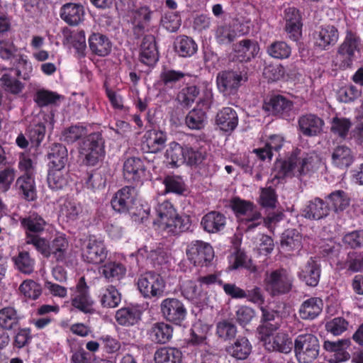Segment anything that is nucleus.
<instances>
[{
	"instance_id": "51",
	"label": "nucleus",
	"mask_w": 363,
	"mask_h": 363,
	"mask_svg": "<svg viewBox=\"0 0 363 363\" xmlns=\"http://www.w3.org/2000/svg\"><path fill=\"white\" fill-rule=\"evenodd\" d=\"M185 145L182 146L178 143L172 142L166 151V157L169 160L172 167H177L185 162Z\"/></svg>"
},
{
	"instance_id": "48",
	"label": "nucleus",
	"mask_w": 363,
	"mask_h": 363,
	"mask_svg": "<svg viewBox=\"0 0 363 363\" xmlns=\"http://www.w3.org/2000/svg\"><path fill=\"white\" fill-rule=\"evenodd\" d=\"M172 328L163 322L154 323L150 330L152 338L160 344L167 342L172 338Z\"/></svg>"
},
{
	"instance_id": "39",
	"label": "nucleus",
	"mask_w": 363,
	"mask_h": 363,
	"mask_svg": "<svg viewBox=\"0 0 363 363\" xmlns=\"http://www.w3.org/2000/svg\"><path fill=\"white\" fill-rule=\"evenodd\" d=\"M325 199L329 208H332L336 213L345 210L350 203L348 194L343 190L331 192Z\"/></svg>"
},
{
	"instance_id": "40",
	"label": "nucleus",
	"mask_w": 363,
	"mask_h": 363,
	"mask_svg": "<svg viewBox=\"0 0 363 363\" xmlns=\"http://www.w3.org/2000/svg\"><path fill=\"white\" fill-rule=\"evenodd\" d=\"M197 44L191 38L186 35H182L177 38L174 43V50L181 57H191L197 51Z\"/></svg>"
},
{
	"instance_id": "3",
	"label": "nucleus",
	"mask_w": 363,
	"mask_h": 363,
	"mask_svg": "<svg viewBox=\"0 0 363 363\" xmlns=\"http://www.w3.org/2000/svg\"><path fill=\"white\" fill-rule=\"evenodd\" d=\"M105 141L101 133L94 132L85 136L79 146V152L84 157L86 165L95 166L105 157Z\"/></svg>"
},
{
	"instance_id": "46",
	"label": "nucleus",
	"mask_w": 363,
	"mask_h": 363,
	"mask_svg": "<svg viewBox=\"0 0 363 363\" xmlns=\"http://www.w3.org/2000/svg\"><path fill=\"white\" fill-rule=\"evenodd\" d=\"M329 206L322 199L315 198L311 201L306 209V217L319 220L329 213Z\"/></svg>"
},
{
	"instance_id": "35",
	"label": "nucleus",
	"mask_w": 363,
	"mask_h": 363,
	"mask_svg": "<svg viewBox=\"0 0 363 363\" xmlns=\"http://www.w3.org/2000/svg\"><path fill=\"white\" fill-rule=\"evenodd\" d=\"M320 276V265L313 258H311L299 272V277L308 286L318 285Z\"/></svg>"
},
{
	"instance_id": "5",
	"label": "nucleus",
	"mask_w": 363,
	"mask_h": 363,
	"mask_svg": "<svg viewBox=\"0 0 363 363\" xmlns=\"http://www.w3.org/2000/svg\"><path fill=\"white\" fill-rule=\"evenodd\" d=\"M257 330L259 335V338L264 342L267 350L277 351L285 354L291 351L294 343L288 334L280 332L274 335L272 334L273 331H269L267 325H259Z\"/></svg>"
},
{
	"instance_id": "15",
	"label": "nucleus",
	"mask_w": 363,
	"mask_h": 363,
	"mask_svg": "<svg viewBox=\"0 0 363 363\" xmlns=\"http://www.w3.org/2000/svg\"><path fill=\"white\" fill-rule=\"evenodd\" d=\"M123 170L125 181L135 186L143 184L145 177L146 167L141 158L137 157L128 158L123 163Z\"/></svg>"
},
{
	"instance_id": "57",
	"label": "nucleus",
	"mask_w": 363,
	"mask_h": 363,
	"mask_svg": "<svg viewBox=\"0 0 363 363\" xmlns=\"http://www.w3.org/2000/svg\"><path fill=\"white\" fill-rule=\"evenodd\" d=\"M236 333L237 328L231 321L223 320L216 324V334L219 338L223 340H229L234 338Z\"/></svg>"
},
{
	"instance_id": "45",
	"label": "nucleus",
	"mask_w": 363,
	"mask_h": 363,
	"mask_svg": "<svg viewBox=\"0 0 363 363\" xmlns=\"http://www.w3.org/2000/svg\"><path fill=\"white\" fill-rule=\"evenodd\" d=\"M182 354L175 347H162L155 353V363H181Z\"/></svg>"
},
{
	"instance_id": "58",
	"label": "nucleus",
	"mask_w": 363,
	"mask_h": 363,
	"mask_svg": "<svg viewBox=\"0 0 363 363\" xmlns=\"http://www.w3.org/2000/svg\"><path fill=\"white\" fill-rule=\"evenodd\" d=\"M0 82L4 90L13 94H18L23 90V84L13 77L11 73L6 72L2 74Z\"/></svg>"
},
{
	"instance_id": "8",
	"label": "nucleus",
	"mask_w": 363,
	"mask_h": 363,
	"mask_svg": "<svg viewBox=\"0 0 363 363\" xmlns=\"http://www.w3.org/2000/svg\"><path fill=\"white\" fill-rule=\"evenodd\" d=\"M247 72L242 64L238 69L225 70L217 75V86L220 92L224 95L234 94L241 85V82L246 77Z\"/></svg>"
},
{
	"instance_id": "44",
	"label": "nucleus",
	"mask_w": 363,
	"mask_h": 363,
	"mask_svg": "<svg viewBox=\"0 0 363 363\" xmlns=\"http://www.w3.org/2000/svg\"><path fill=\"white\" fill-rule=\"evenodd\" d=\"M43 229V228H28V231L26 232V242L28 244H33L44 257H48L50 256V245L48 244L46 240L38 235V233Z\"/></svg>"
},
{
	"instance_id": "61",
	"label": "nucleus",
	"mask_w": 363,
	"mask_h": 363,
	"mask_svg": "<svg viewBox=\"0 0 363 363\" xmlns=\"http://www.w3.org/2000/svg\"><path fill=\"white\" fill-rule=\"evenodd\" d=\"M60 99V95L55 92L44 89H39L34 96V101L40 106L43 107L53 104Z\"/></svg>"
},
{
	"instance_id": "36",
	"label": "nucleus",
	"mask_w": 363,
	"mask_h": 363,
	"mask_svg": "<svg viewBox=\"0 0 363 363\" xmlns=\"http://www.w3.org/2000/svg\"><path fill=\"white\" fill-rule=\"evenodd\" d=\"M323 301L320 298L313 297L303 301L299 308V315L303 320H313L322 311Z\"/></svg>"
},
{
	"instance_id": "31",
	"label": "nucleus",
	"mask_w": 363,
	"mask_h": 363,
	"mask_svg": "<svg viewBox=\"0 0 363 363\" xmlns=\"http://www.w3.org/2000/svg\"><path fill=\"white\" fill-rule=\"evenodd\" d=\"M216 123L223 131H233L238 124V114L233 108L224 107L217 113Z\"/></svg>"
},
{
	"instance_id": "25",
	"label": "nucleus",
	"mask_w": 363,
	"mask_h": 363,
	"mask_svg": "<svg viewBox=\"0 0 363 363\" xmlns=\"http://www.w3.org/2000/svg\"><path fill=\"white\" fill-rule=\"evenodd\" d=\"M89 50L95 56L104 57L111 52L112 42L109 38L100 33H92L88 38Z\"/></svg>"
},
{
	"instance_id": "56",
	"label": "nucleus",
	"mask_w": 363,
	"mask_h": 363,
	"mask_svg": "<svg viewBox=\"0 0 363 363\" xmlns=\"http://www.w3.org/2000/svg\"><path fill=\"white\" fill-rule=\"evenodd\" d=\"M15 266L21 272L30 274L33 272L34 261L28 252H21L13 258Z\"/></svg>"
},
{
	"instance_id": "47",
	"label": "nucleus",
	"mask_w": 363,
	"mask_h": 363,
	"mask_svg": "<svg viewBox=\"0 0 363 363\" xmlns=\"http://www.w3.org/2000/svg\"><path fill=\"white\" fill-rule=\"evenodd\" d=\"M302 237L296 228H287L282 233L281 245L286 250H298L301 247Z\"/></svg>"
},
{
	"instance_id": "17",
	"label": "nucleus",
	"mask_w": 363,
	"mask_h": 363,
	"mask_svg": "<svg viewBox=\"0 0 363 363\" xmlns=\"http://www.w3.org/2000/svg\"><path fill=\"white\" fill-rule=\"evenodd\" d=\"M160 309L163 317L176 325H180L186 315V310L183 303L174 298L163 300L160 305Z\"/></svg>"
},
{
	"instance_id": "11",
	"label": "nucleus",
	"mask_w": 363,
	"mask_h": 363,
	"mask_svg": "<svg viewBox=\"0 0 363 363\" xmlns=\"http://www.w3.org/2000/svg\"><path fill=\"white\" fill-rule=\"evenodd\" d=\"M189 260L194 266H207L214 257L213 247L206 242L200 240L191 242L186 251Z\"/></svg>"
},
{
	"instance_id": "50",
	"label": "nucleus",
	"mask_w": 363,
	"mask_h": 363,
	"mask_svg": "<svg viewBox=\"0 0 363 363\" xmlns=\"http://www.w3.org/2000/svg\"><path fill=\"white\" fill-rule=\"evenodd\" d=\"M237 33L230 25H220L215 30L216 41L221 45L231 44L237 38Z\"/></svg>"
},
{
	"instance_id": "64",
	"label": "nucleus",
	"mask_w": 363,
	"mask_h": 363,
	"mask_svg": "<svg viewBox=\"0 0 363 363\" xmlns=\"http://www.w3.org/2000/svg\"><path fill=\"white\" fill-rule=\"evenodd\" d=\"M181 17L177 11L167 12L162 18V26L171 33L176 32L181 26Z\"/></svg>"
},
{
	"instance_id": "26",
	"label": "nucleus",
	"mask_w": 363,
	"mask_h": 363,
	"mask_svg": "<svg viewBox=\"0 0 363 363\" xmlns=\"http://www.w3.org/2000/svg\"><path fill=\"white\" fill-rule=\"evenodd\" d=\"M107 251L102 241L89 239L82 253L84 260L88 263L98 264L104 262Z\"/></svg>"
},
{
	"instance_id": "6",
	"label": "nucleus",
	"mask_w": 363,
	"mask_h": 363,
	"mask_svg": "<svg viewBox=\"0 0 363 363\" xmlns=\"http://www.w3.org/2000/svg\"><path fill=\"white\" fill-rule=\"evenodd\" d=\"M265 290L272 296L287 294L292 289L293 278L287 270L278 269L266 273L264 279Z\"/></svg>"
},
{
	"instance_id": "53",
	"label": "nucleus",
	"mask_w": 363,
	"mask_h": 363,
	"mask_svg": "<svg viewBox=\"0 0 363 363\" xmlns=\"http://www.w3.org/2000/svg\"><path fill=\"white\" fill-rule=\"evenodd\" d=\"M267 52L273 58L284 60L291 53V47L284 41H275L267 47Z\"/></svg>"
},
{
	"instance_id": "18",
	"label": "nucleus",
	"mask_w": 363,
	"mask_h": 363,
	"mask_svg": "<svg viewBox=\"0 0 363 363\" xmlns=\"http://www.w3.org/2000/svg\"><path fill=\"white\" fill-rule=\"evenodd\" d=\"M158 60L159 52L155 37L152 35H145L140 48V62L149 67H153Z\"/></svg>"
},
{
	"instance_id": "14",
	"label": "nucleus",
	"mask_w": 363,
	"mask_h": 363,
	"mask_svg": "<svg viewBox=\"0 0 363 363\" xmlns=\"http://www.w3.org/2000/svg\"><path fill=\"white\" fill-rule=\"evenodd\" d=\"M339 39L337 28L333 25H322L313 33L314 47L321 50H328L336 44Z\"/></svg>"
},
{
	"instance_id": "60",
	"label": "nucleus",
	"mask_w": 363,
	"mask_h": 363,
	"mask_svg": "<svg viewBox=\"0 0 363 363\" xmlns=\"http://www.w3.org/2000/svg\"><path fill=\"white\" fill-rule=\"evenodd\" d=\"M86 134V128L84 126L75 125L64 130L62 138L68 144H72Z\"/></svg>"
},
{
	"instance_id": "55",
	"label": "nucleus",
	"mask_w": 363,
	"mask_h": 363,
	"mask_svg": "<svg viewBox=\"0 0 363 363\" xmlns=\"http://www.w3.org/2000/svg\"><path fill=\"white\" fill-rule=\"evenodd\" d=\"M21 54L18 48L6 39L0 40V57L6 61L15 60Z\"/></svg>"
},
{
	"instance_id": "41",
	"label": "nucleus",
	"mask_w": 363,
	"mask_h": 363,
	"mask_svg": "<svg viewBox=\"0 0 363 363\" xmlns=\"http://www.w3.org/2000/svg\"><path fill=\"white\" fill-rule=\"evenodd\" d=\"M64 168H50L48 177V186L52 190L63 189L68 185V174L65 173Z\"/></svg>"
},
{
	"instance_id": "22",
	"label": "nucleus",
	"mask_w": 363,
	"mask_h": 363,
	"mask_svg": "<svg viewBox=\"0 0 363 363\" xmlns=\"http://www.w3.org/2000/svg\"><path fill=\"white\" fill-rule=\"evenodd\" d=\"M186 76H188V74L181 70L162 66L159 76V82L166 91L176 90L181 87V83Z\"/></svg>"
},
{
	"instance_id": "28",
	"label": "nucleus",
	"mask_w": 363,
	"mask_h": 363,
	"mask_svg": "<svg viewBox=\"0 0 363 363\" xmlns=\"http://www.w3.org/2000/svg\"><path fill=\"white\" fill-rule=\"evenodd\" d=\"M60 15L67 24L76 26L84 20V7L81 4L67 3L61 7Z\"/></svg>"
},
{
	"instance_id": "29",
	"label": "nucleus",
	"mask_w": 363,
	"mask_h": 363,
	"mask_svg": "<svg viewBox=\"0 0 363 363\" xmlns=\"http://www.w3.org/2000/svg\"><path fill=\"white\" fill-rule=\"evenodd\" d=\"M74 307L85 313H92L94 310L92 307L93 301L88 294V286L84 277H81L77 285V295L72 300Z\"/></svg>"
},
{
	"instance_id": "13",
	"label": "nucleus",
	"mask_w": 363,
	"mask_h": 363,
	"mask_svg": "<svg viewBox=\"0 0 363 363\" xmlns=\"http://www.w3.org/2000/svg\"><path fill=\"white\" fill-rule=\"evenodd\" d=\"M294 103L281 94L267 96L262 104V109L269 114L284 118L289 116Z\"/></svg>"
},
{
	"instance_id": "32",
	"label": "nucleus",
	"mask_w": 363,
	"mask_h": 363,
	"mask_svg": "<svg viewBox=\"0 0 363 363\" xmlns=\"http://www.w3.org/2000/svg\"><path fill=\"white\" fill-rule=\"evenodd\" d=\"M355 159L352 150L345 145L337 146L332 153V163L340 169H347L352 164Z\"/></svg>"
},
{
	"instance_id": "52",
	"label": "nucleus",
	"mask_w": 363,
	"mask_h": 363,
	"mask_svg": "<svg viewBox=\"0 0 363 363\" xmlns=\"http://www.w3.org/2000/svg\"><path fill=\"white\" fill-rule=\"evenodd\" d=\"M46 132L45 125L42 123L30 124L26 128V135L33 147H38L43 140Z\"/></svg>"
},
{
	"instance_id": "34",
	"label": "nucleus",
	"mask_w": 363,
	"mask_h": 363,
	"mask_svg": "<svg viewBox=\"0 0 363 363\" xmlns=\"http://www.w3.org/2000/svg\"><path fill=\"white\" fill-rule=\"evenodd\" d=\"M226 352L238 360L246 359L252 352V345L245 337H239L226 347Z\"/></svg>"
},
{
	"instance_id": "4",
	"label": "nucleus",
	"mask_w": 363,
	"mask_h": 363,
	"mask_svg": "<svg viewBox=\"0 0 363 363\" xmlns=\"http://www.w3.org/2000/svg\"><path fill=\"white\" fill-rule=\"evenodd\" d=\"M294 348L299 363H311L318 357L320 343L316 336L305 333L296 337Z\"/></svg>"
},
{
	"instance_id": "42",
	"label": "nucleus",
	"mask_w": 363,
	"mask_h": 363,
	"mask_svg": "<svg viewBox=\"0 0 363 363\" xmlns=\"http://www.w3.org/2000/svg\"><path fill=\"white\" fill-rule=\"evenodd\" d=\"M200 93L196 85H188L182 88L177 94L176 101L184 108H189L194 103Z\"/></svg>"
},
{
	"instance_id": "12",
	"label": "nucleus",
	"mask_w": 363,
	"mask_h": 363,
	"mask_svg": "<svg viewBox=\"0 0 363 363\" xmlns=\"http://www.w3.org/2000/svg\"><path fill=\"white\" fill-rule=\"evenodd\" d=\"M361 39L357 33L347 30L343 42L337 49V57L341 60L342 68L350 67L352 65L355 51L359 50Z\"/></svg>"
},
{
	"instance_id": "19",
	"label": "nucleus",
	"mask_w": 363,
	"mask_h": 363,
	"mask_svg": "<svg viewBox=\"0 0 363 363\" xmlns=\"http://www.w3.org/2000/svg\"><path fill=\"white\" fill-rule=\"evenodd\" d=\"M286 31L290 39L298 41L302 33V19L300 11L295 7H289L284 11Z\"/></svg>"
},
{
	"instance_id": "63",
	"label": "nucleus",
	"mask_w": 363,
	"mask_h": 363,
	"mask_svg": "<svg viewBox=\"0 0 363 363\" xmlns=\"http://www.w3.org/2000/svg\"><path fill=\"white\" fill-rule=\"evenodd\" d=\"M121 294L113 286H109L104 292L101 303L104 307L115 308L121 302Z\"/></svg>"
},
{
	"instance_id": "33",
	"label": "nucleus",
	"mask_w": 363,
	"mask_h": 363,
	"mask_svg": "<svg viewBox=\"0 0 363 363\" xmlns=\"http://www.w3.org/2000/svg\"><path fill=\"white\" fill-rule=\"evenodd\" d=\"M48 159L50 168H65L68 161V151L62 143H53L49 149Z\"/></svg>"
},
{
	"instance_id": "2",
	"label": "nucleus",
	"mask_w": 363,
	"mask_h": 363,
	"mask_svg": "<svg viewBox=\"0 0 363 363\" xmlns=\"http://www.w3.org/2000/svg\"><path fill=\"white\" fill-rule=\"evenodd\" d=\"M230 207L237 220L247 227H257L262 220L265 223V227H270L269 225L273 221L280 218L279 215L262 218L260 213L252 201L242 199L239 196L233 197L230 200Z\"/></svg>"
},
{
	"instance_id": "27",
	"label": "nucleus",
	"mask_w": 363,
	"mask_h": 363,
	"mask_svg": "<svg viewBox=\"0 0 363 363\" xmlns=\"http://www.w3.org/2000/svg\"><path fill=\"white\" fill-rule=\"evenodd\" d=\"M18 195L26 201H35L38 198L34 176L23 174L17 178L15 183Z\"/></svg>"
},
{
	"instance_id": "16",
	"label": "nucleus",
	"mask_w": 363,
	"mask_h": 363,
	"mask_svg": "<svg viewBox=\"0 0 363 363\" xmlns=\"http://www.w3.org/2000/svg\"><path fill=\"white\" fill-rule=\"evenodd\" d=\"M137 196L135 186H125L119 189L112 197V208L119 213H126L132 208Z\"/></svg>"
},
{
	"instance_id": "10",
	"label": "nucleus",
	"mask_w": 363,
	"mask_h": 363,
	"mask_svg": "<svg viewBox=\"0 0 363 363\" xmlns=\"http://www.w3.org/2000/svg\"><path fill=\"white\" fill-rule=\"evenodd\" d=\"M185 162L191 167L203 168L207 174H212L216 172V165L211 157H208L205 149L202 147H193L185 145Z\"/></svg>"
},
{
	"instance_id": "43",
	"label": "nucleus",
	"mask_w": 363,
	"mask_h": 363,
	"mask_svg": "<svg viewBox=\"0 0 363 363\" xmlns=\"http://www.w3.org/2000/svg\"><path fill=\"white\" fill-rule=\"evenodd\" d=\"M20 317L17 311L11 306L0 309V328L10 330L18 325Z\"/></svg>"
},
{
	"instance_id": "59",
	"label": "nucleus",
	"mask_w": 363,
	"mask_h": 363,
	"mask_svg": "<svg viewBox=\"0 0 363 363\" xmlns=\"http://www.w3.org/2000/svg\"><path fill=\"white\" fill-rule=\"evenodd\" d=\"M362 91L354 85L345 86L337 93V99L342 103L348 104L354 101L361 96Z\"/></svg>"
},
{
	"instance_id": "49",
	"label": "nucleus",
	"mask_w": 363,
	"mask_h": 363,
	"mask_svg": "<svg viewBox=\"0 0 363 363\" xmlns=\"http://www.w3.org/2000/svg\"><path fill=\"white\" fill-rule=\"evenodd\" d=\"M350 119L345 117L335 116L330 122V132L341 139H346L352 127Z\"/></svg>"
},
{
	"instance_id": "54",
	"label": "nucleus",
	"mask_w": 363,
	"mask_h": 363,
	"mask_svg": "<svg viewBox=\"0 0 363 363\" xmlns=\"http://www.w3.org/2000/svg\"><path fill=\"white\" fill-rule=\"evenodd\" d=\"M206 114L201 108H194L186 116V125L192 130H201L204 127Z\"/></svg>"
},
{
	"instance_id": "1",
	"label": "nucleus",
	"mask_w": 363,
	"mask_h": 363,
	"mask_svg": "<svg viewBox=\"0 0 363 363\" xmlns=\"http://www.w3.org/2000/svg\"><path fill=\"white\" fill-rule=\"evenodd\" d=\"M317 169L315 157L307 153L301 155V150L296 149L287 157L276 160L274 177L277 179L296 177L302 181L306 177H311Z\"/></svg>"
},
{
	"instance_id": "24",
	"label": "nucleus",
	"mask_w": 363,
	"mask_h": 363,
	"mask_svg": "<svg viewBox=\"0 0 363 363\" xmlns=\"http://www.w3.org/2000/svg\"><path fill=\"white\" fill-rule=\"evenodd\" d=\"M143 138V149L147 152L157 153L164 148L167 135L164 131L152 129L146 131Z\"/></svg>"
},
{
	"instance_id": "23",
	"label": "nucleus",
	"mask_w": 363,
	"mask_h": 363,
	"mask_svg": "<svg viewBox=\"0 0 363 363\" xmlns=\"http://www.w3.org/2000/svg\"><path fill=\"white\" fill-rule=\"evenodd\" d=\"M324 124V121L321 118L313 113L303 115L298 121L299 130L307 137L319 135L323 130Z\"/></svg>"
},
{
	"instance_id": "38",
	"label": "nucleus",
	"mask_w": 363,
	"mask_h": 363,
	"mask_svg": "<svg viewBox=\"0 0 363 363\" xmlns=\"http://www.w3.org/2000/svg\"><path fill=\"white\" fill-rule=\"evenodd\" d=\"M13 61V67L8 69V70L9 72L15 70L16 76L22 78L23 80L30 79L33 69L28 57L21 52V54L17 56V58ZM4 69L7 70L6 68Z\"/></svg>"
},
{
	"instance_id": "37",
	"label": "nucleus",
	"mask_w": 363,
	"mask_h": 363,
	"mask_svg": "<svg viewBox=\"0 0 363 363\" xmlns=\"http://www.w3.org/2000/svg\"><path fill=\"white\" fill-rule=\"evenodd\" d=\"M115 318L119 325L131 326L139 322L141 318V311L135 306H127L118 310Z\"/></svg>"
},
{
	"instance_id": "30",
	"label": "nucleus",
	"mask_w": 363,
	"mask_h": 363,
	"mask_svg": "<svg viewBox=\"0 0 363 363\" xmlns=\"http://www.w3.org/2000/svg\"><path fill=\"white\" fill-rule=\"evenodd\" d=\"M234 57L240 62H249L259 50L258 43L250 39H244L233 45Z\"/></svg>"
},
{
	"instance_id": "7",
	"label": "nucleus",
	"mask_w": 363,
	"mask_h": 363,
	"mask_svg": "<svg viewBox=\"0 0 363 363\" xmlns=\"http://www.w3.org/2000/svg\"><path fill=\"white\" fill-rule=\"evenodd\" d=\"M156 212L160 219H152V224L164 225V227H186L191 225L190 216L186 214L178 215L171 202L164 201L158 204Z\"/></svg>"
},
{
	"instance_id": "62",
	"label": "nucleus",
	"mask_w": 363,
	"mask_h": 363,
	"mask_svg": "<svg viewBox=\"0 0 363 363\" xmlns=\"http://www.w3.org/2000/svg\"><path fill=\"white\" fill-rule=\"evenodd\" d=\"M68 247L66 239L62 236L57 237L52 242L50 255H53L57 262H62L65 259V254Z\"/></svg>"
},
{
	"instance_id": "20",
	"label": "nucleus",
	"mask_w": 363,
	"mask_h": 363,
	"mask_svg": "<svg viewBox=\"0 0 363 363\" xmlns=\"http://www.w3.org/2000/svg\"><path fill=\"white\" fill-rule=\"evenodd\" d=\"M153 11L147 6H140L131 12V22L133 26V32L135 38H139L150 25Z\"/></svg>"
},
{
	"instance_id": "9",
	"label": "nucleus",
	"mask_w": 363,
	"mask_h": 363,
	"mask_svg": "<svg viewBox=\"0 0 363 363\" xmlns=\"http://www.w3.org/2000/svg\"><path fill=\"white\" fill-rule=\"evenodd\" d=\"M138 287L145 298L160 297L163 294L165 282L160 274L148 272L140 277Z\"/></svg>"
},
{
	"instance_id": "21",
	"label": "nucleus",
	"mask_w": 363,
	"mask_h": 363,
	"mask_svg": "<svg viewBox=\"0 0 363 363\" xmlns=\"http://www.w3.org/2000/svg\"><path fill=\"white\" fill-rule=\"evenodd\" d=\"M82 212V205L73 199H64L60 203L58 221L60 225L70 224L78 219Z\"/></svg>"
}]
</instances>
